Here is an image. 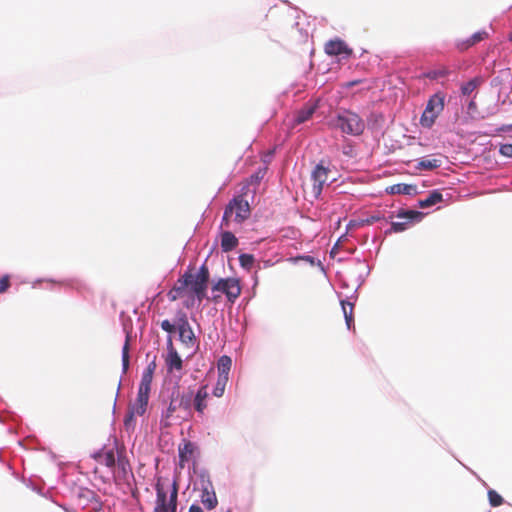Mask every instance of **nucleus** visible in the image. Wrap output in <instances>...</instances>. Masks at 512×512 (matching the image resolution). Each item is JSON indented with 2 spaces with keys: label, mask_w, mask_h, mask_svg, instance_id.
<instances>
[{
  "label": "nucleus",
  "mask_w": 512,
  "mask_h": 512,
  "mask_svg": "<svg viewBox=\"0 0 512 512\" xmlns=\"http://www.w3.org/2000/svg\"><path fill=\"white\" fill-rule=\"evenodd\" d=\"M416 190H417V187L415 185L404 184V183L394 184L387 189V191L390 194H404V195L415 194Z\"/></svg>",
  "instance_id": "obj_19"
},
{
  "label": "nucleus",
  "mask_w": 512,
  "mask_h": 512,
  "mask_svg": "<svg viewBox=\"0 0 512 512\" xmlns=\"http://www.w3.org/2000/svg\"><path fill=\"white\" fill-rule=\"evenodd\" d=\"M168 480L162 477L155 484L156 501L153 512H176L178 498V483L174 480L168 498Z\"/></svg>",
  "instance_id": "obj_2"
},
{
  "label": "nucleus",
  "mask_w": 512,
  "mask_h": 512,
  "mask_svg": "<svg viewBox=\"0 0 512 512\" xmlns=\"http://www.w3.org/2000/svg\"><path fill=\"white\" fill-rule=\"evenodd\" d=\"M228 380L229 378H225V377H219L217 378V382L215 384V387L212 391V394L215 396V397H222L224 392H225V388H226V385L228 383Z\"/></svg>",
  "instance_id": "obj_26"
},
{
  "label": "nucleus",
  "mask_w": 512,
  "mask_h": 512,
  "mask_svg": "<svg viewBox=\"0 0 512 512\" xmlns=\"http://www.w3.org/2000/svg\"><path fill=\"white\" fill-rule=\"evenodd\" d=\"M165 365L167 371L172 373L174 371L180 372L183 368V360L173 346L172 339H168L167 355L165 356Z\"/></svg>",
  "instance_id": "obj_11"
},
{
  "label": "nucleus",
  "mask_w": 512,
  "mask_h": 512,
  "mask_svg": "<svg viewBox=\"0 0 512 512\" xmlns=\"http://www.w3.org/2000/svg\"><path fill=\"white\" fill-rule=\"evenodd\" d=\"M177 330L179 339L184 345L187 347L195 345L196 337L185 313H181L177 318Z\"/></svg>",
  "instance_id": "obj_9"
},
{
  "label": "nucleus",
  "mask_w": 512,
  "mask_h": 512,
  "mask_svg": "<svg viewBox=\"0 0 512 512\" xmlns=\"http://www.w3.org/2000/svg\"><path fill=\"white\" fill-rule=\"evenodd\" d=\"M449 74V70L447 68H441V69H438V70H432V71H429L428 73H426V77L429 78V79H438V78H441V77H445Z\"/></svg>",
  "instance_id": "obj_30"
},
{
  "label": "nucleus",
  "mask_w": 512,
  "mask_h": 512,
  "mask_svg": "<svg viewBox=\"0 0 512 512\" xmlns=\"http://www.w3.org/2000/svg\"><path fill=\"white\" fill-rule=\"evenodd\" d=\"M177 409H179L177 401L175 399H172L167 408L166 417L169 418Z\"/></svg>",
  "instance_id": "obj_38"
},
{
  "label": "nucleus",
  "mask_w": 512,
  "mask_h": 512,
  "mask_svg": "<svg viewBox=\"0 0 512 512\" xmlns=\"http://www.w3.org/2000/svg\"><path fill=\"white\" fill-rule=\"evenodd\" d=\"M161 328L167 333H174L177 329V323L172 324L169 320H163L161 322Z\"/></svg>",
  "instance_id": "obj_36"
},
{
  "label": "nucleus",
  "mask_w": 512,
  "mask_h": 512,
  "mask_svg": "<svg viewBox=\"0 0 512 512\" xmlns=\"http://www.w3.org/2000/svg\"><path fill=\"white\" fill-rule=\"evenodd\" d=\"M129 349H130L129 338L127 337V339L124 343V346L122 348V366H123L124 372H126L129 367Z\"/></svg>",
  "instance_id": "obj_28"
},
{
  "label": "nucleus",
  "mask_w": 512,
  "mask_h": 512,
  "mask_svg": "<svg viewBox=\"0 0 512 512\" xmlns=\"http://www.w3.org/2000/svg\"><path fill=\"white\" fill-rule=\"evenodd\" d=\"M242 291L240 281L237 278H222L219 279L213 286L212 292L214 293L211 297V301L214 303H219L221 299V294H225L227 300L233 304L237 298L240 296Z\"/></svg>",
  "instance_id": "obj_4"
},
{
  "label": "nucleus",
  "mask_w": 512,
  "mask_h": 512,
  "mask_svg": "<svg viewBox=\"0 0 512 512\" xmlns=\"http://www.w3.org/2000/svg\"><path fill=\"white\" fill-rule=\"evenodd\" d=\"M155 368V364L152 363L148 366L147 371L151 370L153 372V369Z\"/></svg>",
  "instance_id": "obj_42"
},
{
  "label": "nucleus",
  "mask_w": 512,
  "mask_h": 512,
  "mask_svg": "<svg viewBox=\"0 0 512 512\" xmlns=\"http://www.w3.org/2000/svg\"><path fill=\"white\" fill-rule=\"evenodd\" d=\"M10 287V276L4 275L0 278V294L5 293Z\"/></svg>",
  "instance_id": "obj_35"
},
{
  "label": "nucleus",
  "mask_w": 512,
  "mask_h": 512,
  "mask_svg": "<svg viewBox=\"0 0 512 512\" xmlns=\"http://www.w3.org/2000/svg\"><path fill=\"white\" fill-rule=\"evenodd\" d=\"M470 38V43L477 44L478 42L488 38V33L486 31H478L474 33Z\"/></svg>",
  "instance_id": "obj_33"
},
{
  "label": "nucleus",
  "mask_w": 512,
  "mask_h": 512,
  "mask_svg": "<svg viewBox=\"0 0 512 512\" xmlns=\"http://www.w3.org/2000/svg\"><path fill=\"white\" fill-rule=\"evenodd\" d=\"M152 383V371H146L141 378L138 390L150 392Z\"/></svg>",
  "instance_id": "obj_27"
},
{
  "label": "nucleus",
  "mask_w": 512,
  "mask_h": 512,
  "mask_svg": "<svg viewBox=\"0 0 512 512\" xmlns=\"http://www.w3.org/2000/svg\"><path fill=\"white\" fill-rule=\"evenodd\" d=\"M237 237L230 231L221 234V249L223 252H230L238 246Z\"/></svg>",
  "instance_id": "obj_18"
},
{
  "label": "nucleus",
  "mask_w": 512,
  "mask_h": 512,
  "mask_svg": "<svg viewBox=\"0 0 512 512\" xmlns=\"http://www.w3.org/2000/svg\"><path fill=\"white\" fill-rule=\"evenodd\" d=\"M489 503L492 507H498L503 504L504 499L495 490L490 489L488 491Z\"/></svg>",
  "instance_id": "obj_29"
},
{
  "label": "nucleus",
  "mask_w": 512,
  "mask_h": 512,
  "mask_svg": "<svg viewBox=\"0 0 512 512\" xmlns=\"http://www.w3.org/2000/svg\"><path fill=\"white\" fill-rule=\"evenodd\" d=\"M477 80L472 79L467 83L463 84L461 87V92L463 95H470L477 88Z\"/></svg>",
  "instance_id": "obj_31"
},
{
  "label": "nucleus",
  "mask_w": 512,
  "mask_h": 512,
  "mask_svg": "<svg viewBox=\"0 0 512 512\" xmlns=\"http://www.w3.org/2000/svg\"><path fill=\"white\" fill-rule=\"evenodd\" d=\"M250 213L251 212L248 201L245 200L241 195L234 197L224 210V214L221 220V228L229 227V223L233 214H235L234 221L237 223H242L250 217Z\"/></svg>",
  "instance_id": "obj_3"
},
{
  "label": "nucleus",
  "mask_w": 512,
  "mask_h": 512,
  "mask_svg": "<svg viewBox=\"0 0 512 512\" xmlns=\"http://www.w3.org/2000/svg\"><path fill=\"white\" fill-rule=\"evenodd\" d=\"M201 502L205 506V508L209 510L214 509L218 504L215 492L209 491L207 488L203 489L201 495Z\"/></svg>",
  "instance_id": "obj_22"
},
{
  "label": "nucleus",
  "mask_w": 512,
  "mask_h": 512,
  "mask_svg": "<svg viewBox=\"0 0 512 512\" xmlns=\"http://www.w3.org/2000/svg\"><path fill=\"white\" fill-rule=\"evenodd\" d=\"M330 169L325 167L322 162L317 164L311 173L310 180L312 187L310 194L313 198L318 199L323 191L324 185L329 181Z\"/></svg>",
  "instance_id": "obj_8"
},
{
  "label": "nucleus",
  "mask_w": 512,
  "mask_h": 512,
  "mask_svg": "<svg viewBox=\"0 0 512 512\" xmlns=\"http://www.w3.org/2000/svg\"><path fill=\"white\" fill-rule=\"evenodd\" d=\"M499 152L502 156L512 158V144L506 143L501 144L499 148Z\"/></svg>",
  "instance_id": "obj_34"
},
{
  "label": "nucleus",
  "mask_w": 512,
  "mask_h": 512,
  "mask_svg": "<svg viewBox=\"0 0 512 512\" xmlns=\"http://www.w3.org/2000/svg\"><path fill=\"white\" fill-rule=\"evenodd\" d=\"M239 262L242 267L250 269L254 263V257L251 254H241Z\"/></svg>",
  "instance_id": "obj_32"
},
{
  "label": "nucleus",
  "mask_w": 512,
  "mask_h": 512,
  "mask_svg": "<svg viewBox=\"0 0 512 512\" xmlns=\"http://www.w3.org/2000/svg\"><path fill=\"white\" fill-rule=\"evenodd\" d=\"M232 366V360L229 356L223 355L217 363L218 376L229 378V372Z\"/></svg>",
  "instance_id": "obj_21"
},
{
  "label": "nucleus",
  "mask_w": 512,
  "mask_h": 512,
  "mask_svg": "<svg viewBox=\"0 0 512 512\" xmlns=\"http://www.w3.org/2000/svg\"><path fill=\"white\" fill-rule=\"evenodd\" d=\"M316 109H317L316 104L306 103L301 109H299L295 112L294 118H293V126L305 123L306 121L311 119V117L315 113Z\"/></svg>",
  "instance_id": "obj_16"
},
{
  "label": "nucleus",
  "mask_w": 512,
  "mask_h": 512,
  "mask_svg": "<svg viewBox=\"0 0 512 512\" xmlns=\"http://www.w3.org/2000/svg\"><path fill=\"white\" fill-rule=\"evenodd\" d=\"M93 458L97 463L112 471L115 483L127 481L129 475L132 474L131 465L126 456V449L123 445H119L117 441L112 447H104L94 453Z\"/></svg>",
  "instance_id": "obj_1"
},
{
  "label": "nucleus",
  "mask_w": 512,
  "mask_h": 512,
  "mask_svg": "<svg viewBox=\"0 0 512 512\" xmlns=\"http://www.w3.org/2000/svg\"><path fill=\"white\" fill-rule=\"evenodd\" d=\"M209 269L206 265H202L196 274L191 273V278L189 279V291L194 295V297L201 302L203 299L207 298V287L209 282Z\"/></svg>",
  "instance_id": "obj_7"
},
{
  "label": "nucleus",
  "mask_w": 512,
  "mask_h": 512,
  "mask_svg": "<svg viewBox=\"0 0 512 512\" xmlns=\"http://www.w3.org/2000/svg\"><path fill=\"white\" fill-rule=\"evenodd\" d=\"M334 127L349 135H360L364 131V121L354 112L339 113L334 120Z\"/></svg>",
  "instance_id": "obj_5"
},
{
  "label": "nucleus",
  "mask_w": 512,
  "mask_h": 512,
  "mask_svg": "<svg viewBox=\"0 0 512 512\" xmlns=\"http://www.w3.org/2000/svg\"><path fill=\"white\" fill-rule=\"evenodd\" d=\"M474 45V43H470V38L466 39V40H463V41H459L457 43V48L460 50V51H465L467 50L468 48L472 47Z\"/></svg>",
  "instance_id": "obj_37"
},
{
  "label": "nucleus",
  "mask_w": 512,
  "mask_h": 512,
  "mask_svg": "<svg viewBox=\"0 0 512 512\" xmlns=\"http://www.w3.org/2000/svg\"><path fill=\"white\" fill-rule=\"evenodd\" d=\"M360 81H352L349 83V86L357 85Z\"/></svg>",
  "instance_id": "obj_43"
},
{
  "label": "nucleus",
  "mask_w": 512,
  "mask_h": 512,
  "mask_svg": "<svg viewBox=\"0 0 512 512\" xmlns=\"http://www.w3.org/2000/svg\"><path fill=\"white\" fill-rule=\"evenodd\" d=\"M208 398L207 386H201L194 395L193 409L200 418L205 416V411L208 408Z\"/></svg>",
  "instance_id": "obj_13"
},
{
  "label": "nucleus",
  "mask_w": 512,
  "mask_h": 512,
  "mask_svg": "<svg viewBox=\"0 0 512 512\" xmlns=\"http://www.w3.org/2000/svg\"><path fill=\"white\" fill-rule=\"evenodd\" d=\"M194 451H195V446L190 441H184L183 445L179 446L178 454H179L180 468H184L185 464L192 459Z\"/></svg>",
  "instance_id": "obj_17"
},
{
  "label": "nucleus",
  "mask_w": 512,
  "mask_h": 512,
  "mask_svg": "<svg viewBox=\"0 0 512 512\" xmlns=\"http://www.w3.org/2000/svg\"><path fill=\"white\" fill-rule=\"evenodd\" d=\"M190 278L191 273H185L176 281L173 288L168 292V297L171 301L177 300L178 298L182 297L185 292H187Z\"/></svg>",
  "instance_id": "obj_15"
},
{
  "label": "nucleus",
  "mask_w": 512,
  "mask_h": 512,
  "mask_svg": "<svg viewBox=\"0 0 512 512\" xmlns=\"http://www.w3.org/2000/svg\"><path fill=\"white\" fill-rule=\"evenodd\" d=\"M324 51L329 56H343L349 58L353 54L352 48H350L345 41L336 37L327 41L324 45Z\"/></svg>",
  "instance_id": "obj_10"
},
{
  "label": "nucleus",
  "mask_w": 512,
  "mask_h": 512,
  "mask_svg": "<svg viewBox=\"0 0 512 512\" xmlns=\"http://www.w3.org/2000/svg\"><path fill=\"white\" fill-rule=\"evenodd\" d=\"M193 398L194 396L192 392H186L179 395L175 400L177 401L179 409L190 413L193 408Z\"/></svg>",
  "instance_id": "obj_20"
},
{
  "label": "nucleus",
  "mask_w": 512,
  "mask_h": 512,
  "mask_svg": "<svg viewBox=\"0 0 512 512\" xmlns=\"http://www.w3.org/2000/svg\"><path fill=\"white\" fill-rule=\"evenodd\" d=\"M469 107H474V102H470Z\"/></svg>",
  "instance_id": "obj_45"
},
{
  "label": "nucleus",
  "mask_w": 512,
  "mask_h": 512,
  "mask_svg": "<svg viewBox=\"0 0 512 512\" xmlns=\"http://www.w3.org/2000/svg\"><path fill=\"white\" fill-rule=\"evenodd\" d=\"M445 105V94L437 92L432 95L426 105V108L421 116L420 123L423 127H431L440 113L443 111Z\"/></svg>",
  "instance_id": "obj_6"
},
{
  "label": "nucleus",
  "mask_w": 512,
  "mask_h": 512,
  "mask_svg": "<svg viewBox=\"0 0 512 512\" xmlns=\"http://www.w3.org/2000/svg\"><path fill=\"white\" fill-rule=\"evenodd\" d=\"M443 200V195L435 190L429 194V196L425 199L419 200L418 205L420 208H428L431 207Z\"/></svg>",
  "instance_id": "obj_23"
},
{
  "label": "nucleus",
  "mask_w": 512,
  "mask_h": 512,
  "mask_svg": "<svg viewBox=\"0 0 512 512\" xmlns=\"http://www.w3.org/2000/svg\"><path fill=\"white\" fill-rule=\"evenodd\" d=\"M188 512H203V510L198 505H191Z\"/></svg>",
  "instance_id": "obj_40"
},
{
  "label": "nucleus",
  "mask_w": 512,
  "mask_h": 512,
  "mask_svg": "<svg viewBox=\"0 0 512 512\" xmlns=\"http://www.w3.org/2000/svg\"><path fill=\"white\" fill-rule=\"evenodd\" d=\"M379 219H380L379 217L371 216V217L363 220L362 224L371 225V224L375 223L376 221H378Z\"/></svg>",
  "instance_id": "obj_39"
},
{
  "label": "nucleus",
  "mask_w": 512,
  "mask_h": 512,
  "mask_svg": "<svg viewBox=\"0 0 512 512\" xmlns=\"http://www.w3.org/2000/svg\"><path fill=\"white\" fill-rule=\"evenodd\" d=\"M150 392L138 390L136 400L130 408V418H134L135 415L142 416L147 409Z\"/></svg>",
  "instance_id": "obj_14"
},
{
  "label": "nucleus",
  "mask_w": 512,
  "mask_h": 512,
  "mask_svg": "<svg viewBox=\"0 0 512 512\" xmlns=\"http://www.w3.org/2000/svg\"><path fill=\"white\" fill-rule=\"evenodd\" d=\"M341 305H342L343 314L345 317L347 328L350 329L354 322V316H353L354 305L348 301H341Z\"/></svg>",
  "instance_id": "obj_24"
},
{
  "label": "nucleus",
  "mask_w": 512,
  "mask_h": 512,
  "mask_svg": "<svg viewBox=\"0 0 512 512\" xmlns=\"http://www.w3.org/2000/svg\"><path fill=\"white\" fill-rule=\"evenodd\" d=\"M509 41L512 42V32L509 34V37H508Z\"/></svg>",
  "instance_id": "obj_44"
},
{
  "label": "nucleus",
  "mask_w": 512,
  "mask_h": 512,
  "mask_svg": "<svg viewBox=\"0 0 512 512\" xmlns=\"http://www.w3.org/2000/svg\"><path fill=\"white\" fill-rule=\"evenodd\" d=\"M398 218L405 219V221L402 222H392L391 223V229L389 232H403L408 228L409 222H411L414 219H418L422 217V213L419 211L414 210H407V211H401L397 214Z\"/></svg>",
  "instance_id": "obj_12"
},
{
  "label": "nucleus",
  "mask_w": 512,
  "mask_h": 512,
  "mask_svg": "<svg viewBox=\"0 0 512 512\" xmlns=\"http://www.w3.org/2000/svg\"><path fill=\"white\" fill-rule=\"evenodd\" d=\"M132 420H133V418H130V411H129L124 420L125 425L127 426L129 424V422H131Z\"/></svg>",
  "instance_id": "obj_41"
},
{
  "label": "nucleus",
  "mask_w": 512,
  "mask_h": 512,
  "mask_svg": "<svg viewBox=\"0 0 512 512\" xmlns=\"http://www.w3.org/2000/svg\"><path fill=\"white\" fill-rule=\"evenodd\" d=\"M441 166V160L423 158L418 162L417 168L423 170H433Z\"/></svg>",
  "instance_id": "obj_25"
}]
</instances>
